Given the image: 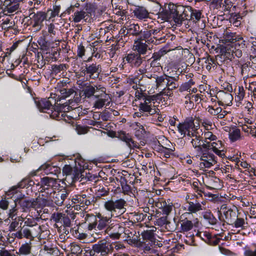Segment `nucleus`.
<instances>
[{"instance_id":"obj_14","label":"nucleus","mask_w":256,"mask_h":256,"mask_svg":"<svg viewBox=\"0 0 256 256\" xmlns=\"http://www.w3.org/2000/svg\"><path fill=\"white\" fill-rule=\"evenodd\" d=\"M148 40H144L142 38H138L134 40L132 50L134 52H136L141 55L146 54L148 50H150L152 49V46H150Z\"/></svg>"},{"instance_id":"obj_29","label":"nucleus","mask_w":256,"mask_h":256,"mask_svg":"<svg viewBox=\"0 0 256 256\" xmlns=\"http://www.w3.org/2000/svg\"><path fill=\"white\" fill-rule=\"evenodd\" d=\"M220 210L222 211L226 220L228 221L232 222V219L236 216L237 208L234 206L232 208L223 204Z\"/></svg>"},{"instance_id":"obj_16","label":"nucleus","mask_w":256,"mask_h":256,"mask_svg":"<svg viewBox=\"0 0 256 256\" xmlns=\"http://www.w3.org/2000/svg\"><path fill=\"white\" fill-rule=\"evenodd\" d=\"M122 224L112 223L108 228L107 234L110 238L113 239H118L121 234H128V230H126V228L123 226Z\"/></svg>"},{"instance_id":"obj_58","label":"nucleus","mask_w":256,"mask_h":256,"mask_svg":"<svg viewBox=\"0 0 256 256\" xmlns=\"http://www.w3.org/2000/svg\"><path fill=\"white\" fill-rule=\"evenodd\" d=\"M62 172L66 176H70L73 178L74 176V172L71 166L70 165H65L62 169Z\"/></svg>"},{"instance_id":"obj_35","label":"nucleus","mask_w":256,"mask_h":256,"mask_svg":"<svg viewBox=\"0 0 256 256\" xmlns=\"http://www.w3.org/2000/svg\"><path fill=\"white\" fill-rule=\"evenodd\" d=\"M154 230H146L144 231L142 234V236L143 239L146 242H148V244H150V246H152L153 244H154L155 243V238L154 233Z\"/></svg>"},{"instance_id":"obj_54","label":"nucleus","mask_w":256,"mask_h":256,"mask_svg":"<svg viewBox=\"0 0 256 256\" xmlns=\"http://www.w3.org/2000/svg\"><path fill=\"white\" fill-rule=\"evenodd\" d=\"M204 137L202 138H204V141H208L209 140L210 142H213L214 141H216L218 139L217 136L211 132L210 131H206L204 132L203 134Z\"/></svg>"},{"instance_id":"obj_28","label":"nucleus","mask_w":256,"mask_h":256,"mask_svg":"<svg viewBox=\"0 0 256 256\" xmlns=\"http://www.w3.org/2000/svg\"><path fill=\"white\" fill-rule=\"evenodd\" d=\"M188 216H190V213L186 212L180 216V228L182 232H188L193 228V222L187 218Z\"/></svg>"},{"instance_id":"obj_15","label":"nucleus","mask_w":256,"mask_h":256,"mask_svg":"<svg viewBox=\"0 0 256 256\" xmlns=\"http://www.w3.org/2000/svg\"><path fill=\"white\" fill-rule=\"evenodd\" d=\"M101 72V66L96 63L92 64H86L82 73L86 76V80H96L98 78Z\"/></svg>"},{"instance_id":"obj_25","label":"nucleus","mask_w":256,"mask_h":256,"mask_svg":"<svg viewBox=\"0 0 256 256\" xmlns=\"http://www.w3.org/2000/svg\"><path fill=\"white\" fill-rule=\"evenodd\" d=\"M59 94H56L57 95L56 97V102L60 101L61 99H65L68 97L75 96L77 94L74 88H62L58 92Z\"/></svg>"},{"instance_id":"obj_8","label":"nucleus","mask_w":256,"mask_h":256,"mask_svg":"<svg viewBox=\"0 0 256 256\" xmlns=\"http://www.w3.org/2000/svg\"><path fill=\"white\" fill-rule=\"evenodd\" d=\"M42 232L40 226L34 228L22 226L20 230L12 234V235L18 239L26 238L32 240L35 238L40 236Z\"/></svg>"},{"instance_id":"obj_38","label":"nucleus","mask_w":256,"mask_h":256,"mask_svg":"<svg viewBox=\"0 0 256 256\" xmlns=\"http://www.w3.org/2000/svg\"><path fill=\"white\" fill-rule=\"evenodd\" d=\"M225 38L226 40L233 44L236 42H240L241 40H244L243 38L240 36L236 34V33L227 32L225 35Z\"/></svg>"},{"instance_id":"obj_19","label":"nucleus","mask_w":256,"mask_h":256,"mask_svg":"<svg viewBox=\"0 0 256 256\" xmlns=\"http://www.w3.org/2000/svg\"><path fill=\"white\" fill-rule=\"evenodd\" d=\"M113 249L112 244L103 240H100L92 246V250L94 252L100 254L102 256H107L110 251Z\"/></svg>"},{"instance_id":"obj_30","label":"nucleus","mask_w":256,"mask_h":256,"mask_svg":"<svg viewBox=\"0 0 256 256\" xmlns=\"http://www.w3.org/2000/svg\"><path fill=\"white\" fill-rule=\"evenodd\" d=\"M16 203L18 204L24 211L30 208L36 209L35 201L34 198L31 199H21L14 200Z\"/></svg>"},{"instance_id":"obj_61","label":"nucleus","mask_w":256,"mask_h":256,"mask_svg":"<svg viewBox=\"0 0 256 256\" xmlns=\"http://www.w3.org/2000/svg\"><path fill=\"white\" fill-rule=\"evenodd\" d=\"M16 203L15 202L14 206L10 210L8 215L9 218H11V220H16L18 218L17 213H18V208L16 206Z\"/></svg>"},{"instance_id":"obj_4","label":"nucleus","mask_w":256,"mask_h":256,"mask_svg":"<svg viewBox=\"0 0 256 256\" xmlns=\"http://www.w3.org/2000/svg\"><path fill=\"white\" fill-rule=\"evenodd\" d=\"M136 52H130L126 54L124 61L132 68H139L138 72L142 75L146 74L148 70V60H146V57Z\"/></svg>"},{"instance_id":"obj_42","label":"nucleus","mask_w":256,"mask_h":256,"mask_svg":"<svg viewBox=\"0 0 256 256\" xmlns=\"http://www.w3.org/2000/svg\"><path fill=\"white\" fill-rule=\"evenodd\" d=\"M144 79V80H147L146 78H142V76L140 78H130L129 80V82L130 84L132 85V88L136 90H140V88H142L143 84L142 82V81Z\"/></svg>"},{"instance_id":"obj_6","label":"nucleus","mask_w":256,"mask_h":256,"mask_svg":"<svg viewBox=\"0 0 256 256\" xmlns=\"http://www.w3.org/2000/svg\"><path fill=\"white\" fill-rule=\"evenodd\" d=\"M126 205V201L122 198L116 200L112 199L106 202L104 206L107 210L111 212V217H118L125 212Z\"/></svg>"},{"instance_id":"obj_49","label":"nucleus","mask_w":256,"mask_h":256,"mask_svg":"<svg viewBox=\"0 0 256 256\" xmlns=\"http://www.w3.org/2000/svg\"><path fill=\"white\" fill-rule=\"evenodd\" d=\"M235 100L237 102L242 101L245 96V90L242 86H238V90L236 89Z\"/></svg>"},{"instance_id":"obj_53","label":"nucleus","mask_w":256,"mask_h":256,"mask_svg":"<svg viewBox=\"0 0 256 256\" xmlns=\"http://www.w3.org/2000/svg\"><path fill=\"white\" fill-rule=\"evenodd\" d=\"M38 43L40 46V49L43 50H47L50 48V43L44 36H40L38 40Z\"/></svg>"},{"instance_id":"obj_45","label":"nucleus","mask_w":256,"mask_h":256,"mask_svg":"<svg viewBox=\"0 0 256 256\" xmlns=\"http://www.w3.org/2000/svg\"><path fill=\"white\" fill-rule=\"evenodd\" d=\"M141 30L138 24H130L127 28V34L132 36H138L140 34Z\"/></svg>"},{"instance_id":"obj_41","label":"nucleus","mask_w":256,"mask_h":256,"mask_svg":"<svg viewBox=\"0 0 256 256\" xmlns=\"http://www.w3.org/2000/svg\"><path fill=\"white\" fill-rule=\"evenodd\" d=\"M14 26V22L11 18L7 17L2 18V22L0 24V26L2 30H8L9 29L12 28Z\"/></svg>"},{"instance_id":"obj_24","label":"nucleus","mask_w":256,"mask_h":256,"mask_svg":"<svg viewBox=\"0 0 256 256\" xmlns=\"http://www.w3.org/2000/svg\"><path fill=\"white\" fill-rule=\"evenodd\" d=\"M157 208L162 209V212L166 216L172 211L174 205L170 199L166 200H160L156 204Z\"/></svg>"},{"instance_id":"obj_21","label":"nucleus","mask_w":256,"mask_h":256,"mask_svg":"<svg viewBox=\"0 0 256 256\" xmlns=\"http://www.w3.org/2000/svg\"><path fill=\"white\" fill-rule=\"evenodd\" d=\"M203 132L202 130L200 131L196 132V133L189 136L188 140H190V142L192 147L195 149L196 152H202V149L200 148L201 143L203 142L202 135Z\"/></svg>"},{"instance_id":"obj_59","label":"nucleus","mask_w":256,"mask_h":256,"mask_svg":"<svg viewBox=\"0 0 256 256\" xmlns=\"http://www.w3.org/2000/svg\"><path fill=\"white\" fill-rule=\"evenodd\" d=\"M20 4L18 2H12L6 7L7 11L9 13H12L18 10Z\"/></svg>"},{"instance_id":"obj_31","label":"nucleus","mask_w":256,"mask_h":256,"mask_svg":"<svg viewBox=\"0 0 256 256\" xmlns=\"http://www.w3.org/2000/svg\"><path fill=\"white\" fill-rule=\"evenodd\" d=\"M32 14H31L30 16H32L30 18L34 22L33 26L34 27L40 26L46 18V14L43 12H38L36 14H34L33 16Z\"/></svg>"},{"instance_id":"obj_43","label":"nucleus","mask_w":256,"mask_h":256,"mask_svg":"<svg viewBox=\"0 0 256 256\" xmlns=\"http://www.w3.org/2000/svg\"><path fill=\"white\" fill-rule=\"evenodd\" d=\"M146 90V87H140V90H137L135 93L136 100H140V102H143L146 99L150 98V96H147L144 92Z\"/></svg>"},{"instance_id":"obj_27","label":"nucleus","mask_w":256,"mask_h":256,"mask_svg":"<svg viewBox=\"0 0 256 256\" xmlns=\"http://www.w3.org/2000/svg\"><path fill=\"white\" fill-rule=\"evenodd\" d=\"M211 150L214 152L220 157L225 156V148L221 140H216L211 142Z\"/></svg>"},{"instance_id":"obj_18","label":"nucleus","mask_w":256,"mask_h":256,"mask_svg":"<svg viewBox=\"0 0 256 256\" xmlns=\"http://www.w3.org/2000/svg\"><path fill=\"white\" fill-rule=\"evenodd\" d=\"M97 88L100 90V94L94 95V98L97 100L94 103V107L96 108L100 109L106 103H110V97L109 94H106V88L103 86H98Z\"/></svg>"},{"instance_id":"obj_26","label":"nucleus","mask_w":256,"mask_h":256,"mask_svg":"<svg viewBox=\"0 0 256 256\" xmlns=\"http://www.w3.org/2000/svg\"><path fill=\"white\" fill-rule=\"evenodd\" d=\"M184 209L188 211V213H190V214H195L202 210V206L196 200L192 202L188 200L185 204Z\"/></svg>"},{"instance_id":"obj_12","label":"nucleus","mask_w":256,"mask_h":256,"mask_svg":"<svg viewBox=\"0 0 256 256\" xmlns=\"http://www.w3.org/2000/svg\"><path fill=\"white\" fill-rule=\"evenodd\" d=\"M168 76L166 74L160 76L156 74H146L142 75V78H146L148 85H150L152 81H154L155 83L156 90H158V92H160L162 94H164L166 92V86Z\"/></svg>"},{"instance_id":"obj_51","label":"nucleus","mask_w":256,"mask_h":256,"mask_svg":"<svg viewBox=\"0 0 256 256\" xmlns=\"http://www.w3.org/2000/svg\"><path fill=\"white\" fill-rule=\"evenodd\" d=\"M195 82L192 79L189 80L188 82L182 83L179 88L180 92L187 91L194 85Z\"/></svg>"},{"instance_id":"obj_48","label":"nucleus","mask_w":256,"mask_h":256,"mask_svg":"<svg viewBox=\"0 0 256 256\" xmlns=\"http://www.w3.org/2000/svg\"><path fill=\"white\" fill-rule=\"evenodd\" d=\"M23 226L28 227H36L40 226L36 222V219L32 216H26L24 220V225Z\"/></svg>"},{"instance_id":"obj_10","label":"nucleus","mask_w":256,"mask_h":256,"mask_svg":"<svg viewBox=\"0 0 256 256\" xmlns=\"http://www.w3.org/2000/svg\"><path fill=\"white\" fill-rule=\"evenodd\" d=\"M195 157L200 160L198 166L201 170L210 168L216 162V156L206 150L196 153Z\"/></svg>"},{"instance_id":"obj_37","label":"nucleus","mask_w":256,"mask_h":256,"mask_svg":"<svg viewBox=\"0 0 256 256\" xmlns=\"http://www.w3.org/2000/svg\"><path fill=\"white\" fill-rule=\"evenodd\" d=\"M120 140L124 142L126 146L130 148H134L137 147L136 143L132 140L131 137L125 133L120 135Z\"/></svg>"},{"instance_id":"obj_44","label":"nucleus","mask_w":256,"mask_h":256,"mask_svg":"<svg viewBox=\"0 0 256 256\" xmlns=\"http://www.w3.org/2000/svg\"><path fill=\"white\" fill-rule=\"evenodd\" d=\"M228 138L232 142H234L241 138L240 130L238 128H234L229 132Z\"/></svg>"},{"instance_id":"obj_60","label":"nucleus","mask_w":256,"mask_h":256,"mask_svg":"<svg viewBox=\"0 0 256 256\" xmlns=\"http://www.w3.org/2000/svg\"><path fill=\"white\" fill-rule=\"evenodd\" d=\"M204 219L206 220L212 225H214L217 222L216 218L210 212L206 214L204 216Z\"/></svg>"},{"instance_id":"obj_47","label":"nucleus","mask_w":256,"mask_h":256,"mask_svg":"<svg viewBox=\"0 0 256 256\" xmlns=\"http://www.w3.org/2000/svg\"><path fill=\"white\" fill-rule=\"evenodd\" d=\"M169 50L166 48H162L158 52H155L152 54V58L148 60H154L158 61L160 58L166 54Z\"/></svg>"},{"instance_id":"obj_2","label":"nucleus","mask_w":256,"mask_h":256,"mask_svg":"<svg viewBox=\"0 0 256 256\" xmlns=\"http://www.w3.org/2000/svg\"><path fill=\"white\" fill-rule=\"evenodd\" d=\"M73 97L74 98L73 100H70L68 102L60 104V107H56L54 110L51 113V116L58 120H63L68 121L70 120L72 116H68L66 112L71 110L78 109L79 110L80 108L78 105L81 100L80 97L77 94L75 96Z\"/></svg>"},{"instance_id":"obj_39","label":"nucleus","mask_w":256,"mask_h":256,"mask_svg":"<svg viewBox=\"0 0 256 256\" xmlns=\"http://www.w3.org/2000/svg\"><path fill=\"white\" fill-rule=\"evenodd\" d=\"M208 187L210 189L219 190L222 188V184L220 180L216 177L210 178L208 180Z\"/></svg>"},{"instance_id":"obj_22","label":"nucleus","mask_w":256,"mask_h":256,"mask_svg":"<svg viewBox=\"0 0 256 256\" xmlns=\"http://www.w3.org/2000/svg\"><path fill=\"white\" fill-rule=\"evenodd\" d=\"M54 196L47 195L42 196V194H40L39 196L34 199L36 209L42 208L45 206H50L52 205V199Z\"/></svg>"},{"instance_id":"obj_3","label":"nucleus","mask_w":256,"mask_h":256,"mask_svg":"<svg viewBox=\"0 0 256 256\" xmlns=\"http://www.w3.org/2000/svg\"><path fill=\"white\" fill-rule=\"evenodd\" d=\"M84 216V222L88 223V229L90 230L97 231L98 229L100 230H104L105 233H106L108 228L112 222L111 218L102 216L100 214L96 216L86 214Z\"/></svg>"},{"instance_id":"obj_5","label":"nucleus","mask_w":256,"mask_h":256,"mask_svg":"<svg viewBox=\"0 0 256 256\" xmlns=\"http://www.w3.org/2000/svg\"><path fill=\"white\" fill-rule=\"evenodd\" d=\"M94 12L92 5L86 4L82 8L76 10L74 12L72 16V21L75 23L80 22H91L92 16Z\"/></svg>"},{"instance_id":"obj_55","label":"nucleus","mask_w":256,"mask_h":256,"mask_svg":"<svg viewBox=\"0 0 256 256\" xmlns=\"http://www.w3.org/2000/svg\"><path fill=\"white\" fill-rule=\"evenodd\" d=\"M149 42H151L152 44L155 45L159 44L165 41V36H154L148 40Z\"/></svg>"},{"instance_id":"obj_7","label":"nucleus","mask_w":256,"mask_h":256,"mask_svg":"<svg viewBox=\"0 0 256 256\" xmlns=\"http://www.w3.org/2000/svg\"><path fill=\"white\" fill-rule=\"evenodd\" d=\"M58 180L48 176H45L40 178V194L42 196L55 194V190L60 185Z\"/></svg>"},{"instance_id":"obj_11","label":"nucleus","mask_w":256,"mask_h":256,"mask_svg":"<svg viewBox=\"0 0 256 256\" xmlns=\"http://www.w3.org/2000/svg\"><path fill=\"white\" fill-rule=\"evenodd\" d=\"M56 96L57 95L56 94H51L50 96L47 100H42L38 104V106L40 111L50 114V118L56 120V118L51 116V113L54 110L56 107H60V105H56Z\"/></svg>"},{"instance_id":"obj_1","label":"nucleus","mask_w":256,"mask_h":256,"mask_svg":"<svg viewBox=\"0 0 256 256\" xmlns=\"http://www.w3.org/2000/svg\"><path fill=\"white\" fill-rule=\"evenodd\" d=\"M184 8L182 6L170 3L161 6L158 18L170 22L172 26H180L184 20Z\"/></svg>"},{"instance_id":"obj_32","label":"nucleus","mask_w":256,"mask_h":256,"mask_svg":"<svg viewBox=\"0 0 256 256\" xmlns=\"http://www.w3.org/2000/svg\"><path fill=\"white\" fill-rule=\"evenodd\" d=\"M178 76H168L166 82V91L172 90L178 88V84L176 82L178 80Z\"/></svg>"},{"instance_id":"obj_62","label":"nucleus","mask_w":256,"mask_h":256,"mask_svg":"<svg viewBox=\"0 0 256 256\" xmlns=\"http://www.w3.org/2000/svg\"><path fill=\"white\" fill-rule=\"evenodd\" d=\"M150 66H149L148 68H155L154 70V72L155 71H159L162 69V67L160 66V64L158 60H150Z\"/></svg>"},{"instance_id":"obj_40","label":"nucleus","mask_w":256,"mask_h":256,"mask_svg":"<svg viewBox=\"0 0 256 256\" xmlns=\"http://www.w3.org/2000/svg\"><path fill=\"white\" fill-rule=\"evenodd\" d=\"M32 243L26 242L22 244L19 248L18 254L20 256H28L31 254Z\"/></svg>"},{"instance_id":"obj_57","label":"nucleus","mask_w":256,"mask_h":256,"mask_svg":"<svg viewBox=\"0 0 256 256\" xmlns=\"http://www.w3.org/2000/svg\"><path fill=\"white\" fill-rule=\"evenodd\" d=\"M245 41L241 40L240 42H238V48L236 50H235L234 52V57L236 56L237 58H240L242 56V48L245 47Z\"/></svg>"},{"instance_id":"obj_50","label":"nucleus","mask_w":256,"mask_h":256,"mask_svg":"<svg viewBox=\"0 0 256 256\" xmlns=\"http://www.w3.org/2000/svg\"><path fill=\"white\" fill-rule=\"evenodd\" d=\"M66 64H53L52 66V72L53 74L56 75L60 72L66 70Z\"/></svg>"},{"instance_id":"obj_63","label":"nucleus","mask_w":256,"mask_h":256,"mask_svg":"<svg viewBox=\"0 0 256 256\" xmlns=\"http://www.w3.org/2000/svg\"><path fill=\"white\" fill-rule=\"evenodd\" d=\"M60 6H54L53 10H48V14L50 12V18H55L56 16H58L60 13Z\"/></svg>"},{"instance_id":"obj_20","label":"nucleus","mask_w":256,"mask_h":256,"mask_svg":"<svg viewBox=\"0 0 256 256\" xmlns=\"http://www.w3.org/2000/svg\"><path fill=\"white\" fill-rule=\"evenodd\" d=\"M130 10L134 18L139 21H146L150 18L148 10L144 6H136Z\"/></svg>"},{"instance_id":"obj_23","label":"nucleus","mask_w":256,"mask_h":256,"mask_svg":"<svg viewBox=\"0 0 256 256\" xmlns=\"http://www.w3.org/2000/svg\"><path fill=\"white\" fill-rule=\"evenodd\" d=\"M216 98L218 100V102L220 106H230L233 100L232 96L228 92L223 90L219 91Z\"/></svg>"},{"instance_id":"obj_34","label":"nucleus","mask_w":256,"mask_h":256,"mask_svg":"<svg viewBox=\"0 0 256 256\" xmlns=\"http://www.w3.org/2000/svg\"><path fill=\"white\" fill-rule=\"evenodd\" d=\"M41 170H44L46 174H53L57 175L60 172V168L56 166H52L50 164H44L41 166Z\"/></svg>"},{"instance_id":"obj_13","label":"nucleus","mask_w":256,"mask_h":256,"mask_svg":"<svg viewBox=\"0 0 256 256\" xmlns=\"http://www.w3.org/2000/svg\"><path fill=\"white\" fill-rule=\"evenodd\" d=\"M151 97L146 99L143 102H140L138 106V112H135L134 116L137 117H141L144 116L143 113L147 112L150 115H153L158 112V109L156 108L155 106L152 105Z\"/></svg>"},{"instance_id":"obj_52","label":"nucleus","mask_w":256,"mask_h":256,"mask_svg":"<svg viewBox=\"0 0 256 256\" xmlns=\"http://www.w3.org/2000/svg\"><path fill=\"white\" fill-rule=\"evenodd\" d=\"M235 168H236V164H235L234 166L231 165L226 164L221 168V170L223 173L228 174L227 176L231 178L232 174L235 171Z\"/></svg>"},{"instance_id":"obj_9","label":"nucleus","mask_w":256,"mask_h":256,"mask_svg":"<svg viewBox=\"0 0 256 256\" xmlns=\"http://www.w3.org/2000/svg\"><path fill=\"white\" fill-rule=\"evenodd\" d=\"M177 128L181 135L183 136L186 135L188 139H189L190 136L201 130L198 126L194 124V118L192 116L186 118L184 122L179 123Z\"/></svg>"},{"instance_id":"obj_36","label":"nucleus","mask_w":256,"mask_h":256,"mask_svg":"<svg viewBox=\"0 0 256 256\" xmlns=\"http://www.w3.org/2000/svg\"><path fill=\"white\" fill-rule=\"evenodd\" d=\"M196 236L209 244H216L218 242H214L210 234L207 232H198Z\"/></svg>"},{"instance_id":"obj_56","label":"nucleus","mask_w":256,"mask_h":256,"mask_svg":"<svg viewBox=\"0 0 256 256\" xmlns=\"http://www.w3.org/2000/svg\"><path fill=\"white\" fill-rule=\"evenodd\" d=\"M202 16V12L198 10H192L190 14V19L194 22H197L199 20Z\"/></svg>"},{"instance_id":"obj_17","label":"nucleus","mask_w":256,"mask_h":256,"mask_svg":"<svg viewBox=\"0 0 256 256\" xmlns=\"http://www.w3.org/2000/svg\"><path fill=\"white\" fill-rule=\"evenodd\" d=\"M92 201V198L90 194L86 195L83 192L80 194H74L72 198V203L76 204L75 209H80V207L84 208L85 206H89Z\"/></svg>"},{"instance_id":"obj_64","label":"nucleus","mask_w":256,"mask_h":256,"mask_svg":"<svg viewBox=\"0 0 256 256\" xmlns=\"http://www.w3.org/2000/svg\"><path fill=\"white\" fill-rule=\"evenodd\" d=\"M70 251L72 254H80L82 252V249L81 248L78 244H72L70 246Z\"/></svg>"},{"instance_id":"obj_46","label":"nucleus","mask_w":256,"mask_h":256,"mask_svg":"<svg viewBox=\"0 0 256 256\" xmlns=\"http://www.w3.org/2000/svg\"><path fill=\"white\" fill-rule=\"evenodd\" d=\"M233 224L234 228L241 230L246 229L248 226V222H245L243 218H237Z\"/></svg>"},{"instance_id":"obj_33","label":"nucleus","mask_w":256,"mask_h":256,"mask_svg":"<svg viewBox=\"0 0 256 256\" xmlns=\"http://www.w3.org/2000/svg\"><path fill=\"white\" fill-rule=\"evenodd\" d=\"M98 86H102L100 84L96 86L88 85L86 86L83 89L84 94L86 98H90L94 96V97L95 93L97 92V90L100 91L99 89H98Z\"/></svg>"}]
</instances>
